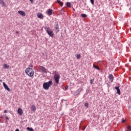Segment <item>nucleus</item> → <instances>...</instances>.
Instances as JSON below:
<instances>
[{"mask_svg":"<svg viewBox=\"0 0 131 131\" xmlns=\"http://www.w3.org/2000/svg\"><path fill=\"white\" fill-rule=\"evenodd\" d=\"M54 29L56 33H58L60 31V28H59V24L55 23L54 24Z\"/></svg>","mask_w":131,"mask_h":131,"instance_id":"39448f33","label":"nucleus"},{"mask_svg":"<svg viewBox=\"0 0 131 131\" xmlns=\"http://www.w3.org/2000/svg\"><path fill=\"white\" fill-rule=\"evenodd\" d=\"M81 92V89L79 88L77 91L76 93H77V95H79L80 94V92Z\"/></svg>","mask_w":131,"mask_h":131,"instance_id":"f3484780","label":"nucleus"},{"mask_svg":"<svg viewBox=\"0 0 131 131\" xmlns=\"http://www.w3.org/2000/svg\"><path fill=\"white\" fill-rule=\"evenodd\" d=\"M5 118L7 120H9V117H5Z\"/></svg>","mask_w":131,"mask_h":131,"instance_id":"c756f323","label":"nucleus"},{"mask_svg":"<svg viewBox=\"0 0 131 131\" xmlns=\"http://www.w3.org/2000/svg\"><path fill=\"white\" fill-rule=\"evenodd\" d=\"M57 3L58 4H59V5H60L61 7L63 6V5H64V4L62 2L60 1L59 0H57Z\"/></svg>","mask_w":131,"mask_h":131,"instance_id":"dca6fc26","label":"nucleus"},{"mask_svg":"<svg viewBox=\"0 0 131 131\" xmlns=\"http://www.w3.org/2000/svg\"><path fill=\"white\" fill-rule=\"evenodd\" d=\"M93 67H94V68H95V69H97V70H101V69H100V68H99V66H98L93 64Z\"/></svg>","mask_w":131,"mask_h":131,"instance_id":"6ab92c4d","label":"nucleus"},{"mask_svg":"<svg viewBox=\"0 0 131 131\" xmlns=\"http://www.w3.org/2000/svg\"><path fill=\"white\" fill-rule=\"evenodd\" d=\"M47 13L49 16H51L53 14V10L49 9L48 11H47Z\"/></svg>","mask_w":131,"mask_h":131,"instance_id":"ddd939ff","label":"nucleus"},{"mask_svg":"<svg viewBox=\"0 0 131 131\" xmlns=\"http://www.w3.org/2000/svg\"><path fill=\"white\" fill-rule=\"evenodd\" d=\"M85 107H89V103L86 102L85 103Z\"/></svg>","mask_w":131,"mask_h":131,"instance_id":"a878e982","label":"nucleus"},{"mask_svg":"<svg viewBox=\"0 0 131 131\" xmlns=\"http://www.w3.org/2000/svg\"><path fill=\"white\" fill-rule=\"evenodd\" d=\"M15 131H20V130H19V129H16L15 130Z\"/></svg>","mask_w":131,"mask_h":131,"instance_id":"72a5a7b5","label":"nucleus"},{"mask_svg":"<svg viewBox=\"0 0 131 131\" xmlns=\"http://www.w3.org/2000/svg\"><path fill=\"white\" fill-rule=\"evenodd\" d=\"M27 129L28 130H29V131H34V130L33 129V128H30V127H27Z\"/></svg>","mask_w":131,"mask_h":131,"instance_id":"412c9836","label":"nucleus"},{"mask_svg":"<svg viewBox=\"0 0 131 131\" xmlns=\"http://www.w3.org/2000/svg\"><path fill=\"white\" fill-rule=\"evenodd\" d=\"M53 74L54 75V79L56 82V84H58L59 81H60V78L61 76H60L59 73H58V72H57V71H54L53 72Z\"/></svg>","mask_w":131,"mask_h":131,"instance_id":"f03ea898","label":"nucleus"},{"mask_svg":"<svg viewBox=\"0 0 131 131\" xmlns=\"http://www.w3.org/2000/svg\"><path fill=\"white\" fill-rule=\"evenodd\" d=\"M16 33H17V34H18V33H19V32L16 31Z\"/></svg>","mask_w":131,"mask_h":131,"instance_id":"e433bc0d","label":"nucleus"},{"mask_svg":"<svg viewBox=\"0 0 131 131\" xmlns=\"http://www.w3.org/2000/svg\"><path fill=\"white\" fill-rule=\"evenodd\" d=\"M93 82H94V79L91 80V81H90L91 84H93Z\"/></svg>","mask_w":131,"mask_h":131,"instance_id":"bb28decb","label":"nucleus"},{"mask_svg":"<svg viewBox=\"0 0 131 131\" xmlns=\"http://www.w3.org/2000/svg\"><path fill=\"white\" fill-rule=\"evenodd\" d=\"M115 90H117V94H118V95H121V93H120V90L119 89V86H116L115 88Z\"/></svg>","mask_w":131,"mask_h":131,"instance_id":"9b49d317","label":"nucleus"},{"mask_svg":"<svg viewBox=\"0 0 131 131\" xmlns=\"http://www.w3.org/2000/svg\"><path fill=\"white\" fill-rule=\"evenodd\" d=\"M76 58H77V59H80V58H81L80 54L77 55Z\"/></svg>","mask_w":131,"mask_h":131,"instance_id":"5701e85b","label":"nucleus"},{"mask_svg":"<svg viewBox=\"0 0 131 131\" xmlns=\"http://www.w3.org/2000/svg\"><path fill=\"white\" fill-rule=\"evenodd\" d=\"M109 78L111 82H113V79H114V77H113V75L110 74Z\"/></svg>","mask_w":131,"mask_h":131,"instance_id":"f8f14e48","label":"nucleus"},{"mask_svg":"<svg viewBox=\"0 0 131 131\" xmlns=\"http://www.w3.org/2000/svg\"><path fill=\"white\" fill-rule=\"evenodd\" d=\"M31 110L34 112L36 110V107H35L34 105H32L31 107Z\"/></svg>","mask_w":131,"mask_h":131,"instance_id":"2eb2a0df","label":"nucleus"},{"mask_svg":"<svg viewBox=\"0 0 131 131\" xmlns=\"http://www.w3.org/2000/svg\"><path fill=\"white\" fill-rule=\"evenodd\" d=\"M67 6L69 8H71V3L70 2L67 3Z\"/></svg>","mask_w":131,"mask_h":131,"instance_id":"aec40b11","label":"nucleus"},{"mask_svg":"<svg viewBox=\"0 0 131 131\" xmlns=\"http://www.w3.org/2000/svg\"><path fill=\"white\" fill-rule=\"evenodd\" d=\"M30 1L32 3V2H33V0H30Z\"/></svg>","mask_w":131,"mask_h":131,"instance_id":"f704fd0d","label":"nucleus"},{"mask_svg":"<svg viewBox=\"0 0 131 131\" xmlns=\"http://www.w3.org/2000/svg\"><path fill=\"white\" fill-rule=\"evenodd\" d=\"M25 72L28 76L29 77H33V75H34V70L30 68H28L26 69Z\"/></svg>","mask_w":131,"mask_h":131,"instance_id":"f257e3e1","label":"nucleus"},{"mask_svg":"<svg viewBox=\"0 0 131 131\" xmlns=\"http://www.w3.org/2000/svg\"><path fill=\"white\" fill-rule=\"evenodd\" d=\"M45 29L48 35H49L51 37H54V32L53 30H52V29H51V28L48 27H45Z\"/></svg>","mask_w":131,"mask_h":131,"instance_id":"7ed1b4c3","label":"nucleus"},{"mask_svg":"<svg viewBox=\"0 0 131 131\" xmlns=\"http://www.w3.org/2000/svg\"><path fill=\"white\" fill-rule=\"evenodd\" d=\"M3 67H4V68H5V69H8V68L10 67V66L7 64H4Z\"/></svg>","mask_w":131,"mask_h":131,"instance_id":"a211bd4d","label":"nucleus"},{"mask_svg":"<svg viewBox=\"0 0 131 131\" xmlns=\"http://www.w3.org/2000/svg\"><path fill=\"white\" fill-rule=\"evenodd\" d=\"M122 122H125V120L123 119L122 121Z\"/></svg>","mask_w":131,"mask_h":131,"instance_id":"2f4dec72","label":"nucleus"},{"mask_svg":"<svg viewBox=\"0 0 131 131\" xmlns=\"http://www.w3.org/2000/svg\"><path fill=\"white\" fill-rule=\"evenodd\" d=\"M1 82H3V80H0Z\"/></svg>","mask_w":131,"mask_h":131,"instance_id":"c9c22d12","label":"nucleus"},{"mask_svg":"<svg viewBox=\"0 0 131 131\" xmlns=\"http://www.w3.org/2000/svg\"><path fill=\"white\" fill-rule=\"evenodd\" d=\"M18 13L20 16H22L23 17H25L26 16V14L25 13V12L21 10H19L18 11Z\"/></svg>","mask_w":131,"mask_h":131,"instance_id":"6e6552de","label":"nucleus"},{"mask_svg":"<svg viewBox=\"0 0 131 131\" xmlns=\"http://www.w3.org/2000/svg\"><path fill=\"white\" fill-rule=\"evenodd\" d=\"M73 11H75V10L74 9H73Z\"/></svg>","mask_w":131,"mask_h":131,"instance_id":"4c0bfd02","label":"nucleus"},{"mask_svg":"<svg viewBox=\"0 0 131 131\" xmlns=\"http://www.w3.org/2000/svg\"><path fill=\"white\" fill-rule=\"evenodd\" d=\"M4 113H7V110H5V111H4Z\"/></svg>","mask_w":131,"mask_h":131,"instance_id":"473e14b6","label":"nucleus"},{"mask_svg":"<svg viewBox=\"0 0 131 131\" xmlns=\"http://www.w3.org/2000/svg\"><path fill=\"white\" fill-rule=\"evenodd\" d=\"M17 113L19 114V115H23V111H22V108H18L17 110Z\"/></svg>","mask_w":131,"mask_h":131,"instance_id":"1a4fd4ad","label":"nucleus"},{"mask_svg":"<svg viewBox=\"0 0 131 131\" xmlns=\"http://www.w3.org/2000/svg\"><path fill=\"white\" fill-rule=\"evenodd\" d=\"M69 86L68 85H67L66 87H65V89H64V91H67V90H68V88Z\"/></svg>","mask_w":131,"mask_h":131,"instance_id":"393cba45","label":"nucleus"},{"mask_svg":"<svg viewBox=\"0 0 131 131\" xmlns=\"http://www.w3.org/2000/svg\"><path fill=\"white\" fill-rule=\"evenodd\" d=\"M2 118H3V117H0V122L2 121Z\"/></svg>","mask_w":131,"mask_h":131,"instance_id":"7c9ffc66","label":"nucleus"},{"mask_svg":"<svg viewBox=\"0 0 131 131\" xmlns=\"http://www.w3.org/2000/svg\"><path fill=\"white\" fill-rule=\"evenodd\" d=\"M127 128L129 130H131V127L130 126H128Z\"/></svg>","mask_w":131,"mask_h":131,"instance_id":"cd10ccee","label":"nucleus"},{"mask_svg":"<svg viewBox=\"0 0 131 131\" xmlns=\"http://www.w3.org/2000/svg\"><path fill=\"white\" fill-rule=\"evenodd\" d=\"M39 70H41V71H42V72H44V73H47V69H46V68H45V67L43 66H40L39 67Z\"/></svg>","mask_w":131,"mask_h":131,"instance_id":"423d86ee","label":"nucleus"},{"mask_svg":"<svg viewBox=\"0 0 131 131\" xmlns=\"http://www.w3.org/2000/svg\"><path fill=\"white\" fill-rule=\"evenodd\" d=\"M81 16L82 17V18H86V17H88V15H86L85 14H82Z\"/></svg>","mask_w":131,"mask_h":131,"instance_id":"4be33fe9","label":"nucleus"},{"mask_svg":"<svg viewBox=\"0 0 131 131\" xmlns=\"http://www.w3.org/2000/svg\"><path fill=\"white\" fill-rule=\"evenodd\" d=\"M29 67H31V68H32V67H33V65L30 64V65L29 66Z\"/></svg>","mask_w":131,"mask_h":131,"instance_id":"c85d7f7f","label":"nucleus"},{"mask_svg":"<svg viewBox=\"0 0 131 131\" xmlns=\"http://www.w3.org/2000/svg\"><path fill=\"white\" fill-rule=\"evenodd\" d=\"M53 83V81L50 80L48 82H45L43 84V88L44 90H49L51 87V85Z\"/></svg>","mask_w":131,"mask_h":131,"instance_id":"20e7f679","label":"nucleus"},{"mask_svg":"<svg viewBox=\"0 0 131 131\" xmlns=\"http://www.w3.org/2000/svg\"><path fill=\"white\" fill-rule=\"evenodd\" d=\"M73 11H75V10L74 9H73Z\"/></svg>","mask_w":131,"mask_h":131,"instance_id":"58836bf2","label":"nucleus"},{"mask_svg":"<svg viewBox=\"0 0 131 131\" xmlns=\"http://www.w3.org/2000/svg\"><path fill=\"white\" fill-rule=\"evenodd\" d=\"M3 86L6 91H8V92H11V89H10L9 86H8V85H7L5 82H3Z\"/></svg>","mask_w":131,"mask_h":131,"instance_id":"0eeeda50","label":"nucleus"},{"mask_svg":"<svg viewBox=\"0 0 131 131\" xmlns=\"http://www.w3.org/2000/svg\"><path fill=\"white\" fill-rule=\"evenodd\" d=\"M0 5H2L3 7H6L7 4L5 3V1L4 0H0Z\"/></svg>","mask_w":131,"mask_h":131,"instance_id":"4468645a","label":"nucleus"},{"mask_svg":"<svg viewBox=\"0 0 131 131\" xmlns=\"http://www.w3.org/2000/svg\"><path fill=\"white\" fill-rule=\"evenodd\" d=\"M90 2L91 3L92 5H94L95 2H94V0H90Z\"/></svg>","mask_w":131,"mask_h":131,"instance_id":"b1692460","label":"nucleus"},{"mask_svg":"<svg viewBox=\"0 0 131 131\" xmlns=\"http://www.w3.org/2000/svg\"><path fill=\"white\" fill-rule=\"evenodd\" d=\"M37 16L38 18H39L40 19H43V15L40 13H38Z\"/></svg>","mask_w":131,"mask_h":131,"instance_id":"9d476101","label":"nucleus"}]
</instances>
